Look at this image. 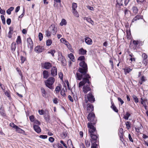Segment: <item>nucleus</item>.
I'll return each mask as SVG.
<instances>
[{
  "mask_svg": "<svg viewBox=\"0 0 148 148\" xmlns=\"http://www.w3.org/2000/svg\"><path fill=\"white\" fill-rule=\"evenodd\" d=\"M79 65L81 67L79 68L78 71L80 73H77L76 74L78 80H80L81 78V76H82V75H84L88 71L87 64L84 61H82L79 63Z\"/></svg>",
  "mask_w": 148,
  "mask_h": 148,
  "instance_id": "nucleus-1",
  "label": "nucleus"
},
{
  "mask_svg": "<svg viewBox=\"0 0 148 148\" xmlns=\"http://www.w3.org/2000/svg\"><path fill=\"white\" fill-rule=\"evenodd\" d=\"M55 79L53 77H49L47 80L45 81L46 86L49 88L51 89L53 88L52 86V84H53Z\"/></svg>",
  "mask_w": 148,
  "mask_h": 148,
  "instance_id": "nucleus-2",
  "label": "nucleus"
},
{
  "mask_svg": "<svg viewBox=\"0 0 148 148\" xmlns=\"http://www.w3.org/2000/svg\"><path fill=\"white\" fill-rule=\"evenodd\" d=\"M88 119L89 121L91 122L92 125L95 124L97 121V119L95 116V114L93 112L89 113L88 115Z\"/></svg>",
  "mask_w": 148,
  "mask_h": 148,
  "instance_id": "nucleus-3",
  "label": "nucleus"
},
{
  "mask_svg": "<svg viewBox=\"0 0 148 148\" xmlns=\"http://www.w3.org/2000/svg\"><path fill=\"white\" fill-rule=\"evenodd\" d=\"M88 127L89 128V132L90 135L97 134V131L96 129L93 125L91 123H88Z\"/></svg>",
  "mask_w": 148,
  "mask_h": 148,
  "instance_id": "nucleus-4",
  "label": "nucleus"
},
{
  "mask_svg": "<svg viewBox=\"0 0 148 148\" xmlns=\"http://www.w3.org/2000/svg\"><path fill=\"white\" fill-rule=\"evenodd\" d=\"M82 75V76H81V78L79 80H80L82 78V82H83L84 84L86 83H87L88 84H89L90 82L88 79L90 78V77L89 76V74L86 73V74H84V75Z\"/></svg>",
  "mask_w": 148,
  "mask_h": 148,
  "instance_id": "nucleus-5",
  "label": "nucleus"
},
{
  "mask_svg": "<svg viewBox=\"0 0 148 148\" xmlns=\"http://www.w3.org/2000/svg\"><path fill=\"white\" fill-rule=\"evenodd\" d=\"M88 102H84L83 105L84 108H86L88 112H91L93 111L94 108L93 106L90 103H88Z\"/></svg>",
  "mask_w": 148,
  "mask_h": 148,
  "instance_id": "nucleus-6",
  "label": "nucleus"
},
{
  "mask_svg": "<svg viewBox=\"0 0 148 148\" xmlns=\"http://www.w3.org/2000/svg\"><path fill=\"white\" fill-rule=\"evenodd\" d=\"M49 29L53 35H55L56 34L57 30V28L55 27L54 24L51 25L49 27Z\"/></svg>",
  "mask_w": 148,
  "mask_h": 148,
  "instance_id": "nucleus-7",
  "label": "nucleus"
},
{
  "mask_svg": "<svg viewBox=\"0 0 148 148\" xmlns=\"http://www.w3.org/2000/svg\"><path fill=\"white\" fill-rule=\"evenodd\" d=\"M27 42L28 47L29 48H30L31 51H32L33 49L34 44L32 39L30 37L27 39Z\"/></svg>",
  "mask_w": 148,
  "mask_h": 148,
  "instance_id": "nucleus-8",
  "label": "nucleus"
},
{
  "mask_svg": "<svg viewBox=\"0 0 148 148\" xmlns=\"http://www.w3.org/2000/svg\"><path fill=\"white\" fill-rule=\"evenodd\" d=\"M51 74L53 77H55L57 75V69L55 67L53 66L52 68L51 71Z\"/></svg>",
  "mask_w": 148,
  "mask_h": 148,
  "instance_id": "nucleus-9",
  "label": "nucleus"
},
{
  "mask_svg": "<svg viewBox=\"0 0 148 148\" xmlns=\"http://www.w3.org/2000/svg\"><path fill=\"white\" fill-rule=\"evenodd\" d=\"M42 66L44 68L48 69H50L52 67V64L49 62H46L43 64Z\"/></svg>",
  "mask_w": 148,
  "mask_h": 148,
  "instance_id": "nucleus-10",
  "label": "nucleus"
},
{
  "mask_svg": "<svg viewBox=\"0 0 148 148\" xmlns=\"http://www.w3.org/2000/svg\"><path fill=\"white\" fill-rule=\"evenodd\" d=\"M44 48L43 47L38 46L36 47L35 48V51L38 53H39L42 52L44 50Z\"/></svg>",
  "mask_w": 148,
  "mask_h": 148,
  "instance_id": "nucleus-11",
  "label": "nucleus"
},
{
  "mask_svg": "<svg viewBox=\"0 0 148 148\" xmlns=\"http://www.w3.org/2000/svg\"><path fill=\"white\" fill-rule=\"evenodd\" d=\"M58 60L61 62L63 66H65L66 64V62L64 57L62 55L58 58Z\"/></svg>",
  "mask_w": 148,
  "mask_h": 148,
  "instance_id": "nucleus-12",
  "label": "nucleus"
},
{
  "mask_svg": "<svg viewBox=\"0 0 148 148\" xmlns=\"http://www.w3.org/2000/svg\"><path fill=\"white\" fill-rule=\"evenodd\" d=\"M83 91L85 93H87V92L90 90V88L89 85H87L86 86H84L83 87Z\"/></svg>",
  "mask_w": 148,
  "mask_h": 148,
  "instance_id": "nucleus-13",
  "label": "nucleus"
},
{
  "mask_svg": "<svg viewBox=\"0 0 148 148\" xmlns=\"http://www.w3.org/2000/svg\"><path fill=\"white\" fill-rule=\"evenodd\" d=\"M33 128L34 130L37 133H40L41 132V130L40 127L37 125H34Z\"/></svg>",
  "mask_w": 148,
  "mask_h": 148,
  "instance_id": "nucleus-14",
  "label": "nucleus"
},
{
  "mask_svg": "<svg viewBox=\"0 0 148 148\" xmlns=\"http://www.w3.org/2000/svg\"><path fill=\"white\" fill-rule=\"evenodd\" d=\"M88 101H92L94 102L95 101V99L94 98V96L91 94H88Z\"/></svg>",
  "mask_w": 148,
  "mask_h": 148,
  "instance_id": "nucleus-15",
  "label": "nucleus"
},
{
  "mask_svg": "<svg viewBox=\"0 0 148 148\" xmlns=\"http://www.w3.org/2000/svg\"><path fill=\"white\" fill-rule=\"evenodd\" d=\"M91 139L93 140H97L98 137V135L97 134H93L90 135Z\"/></svg>",
  "mask_w": 148,
  "mask_h": 148,
  "instance_id": "nucleus-16",
  "label": "nucleus"
},
{
  "mask_svg": "<svg viewBox=\"0 0 148 148\" xmlns=\"http://www.w3.org/2000/svg\"><path fill=\"white\" fill-rule=\"evenodd\" d=\"M85 42L88 45H91L92 44V40L89 37L85 38Z\"/></svg>",
  "mask_w": 148,
  "mask_h": 148,
  "instance_id": "nucleus-17",
  "label": "nucleus"
},
{
  "mask_svg": "<svg viewBox=\"0 0 148 148\" xmlns=\"http://www.w3.org/2000/svg\"><path fill=\"white\" fill-rule=\"evenodd\" d=\"M42 74L44 78L46 79H47L49 76V73L46 70H44L43 71Z\"/></svg>",
  "mask_w": 148,
  "mask_h": 148,
  "instance_id": "nucleus-18",
  "label": "nucleus"
},
{
  "mask_svg": "<svg viewBox=\"0 0 148 148\" xmlns=\"http://www.w3.org/2000/svg\"><path fill=\"white\" fill-rule=\"evenodd\" d=\"M84 20H86L88 22L90 23L92 25H93L94 24V21L91 19L90 18H89L87 17H85L84 18Z\"/></svg>",
  "mask_w": 148,
  "mask_h": 148,
  "instance_id": "nucleus-19",
  "label": "nucleus"
},
{
  "mask_svg": "<svg viewBox=\"0 0 148 148\" xmlns=\"http://www.w3.org/2000/svg\"><path fill=\"white\" fill-rule=\"evenodd\" d=\"M87 51L84 49L83 48H82L79 50V53L82 55H84L86 54Z\"/></svg>",
  "mask_w": 148,
  "mask_h": 148,
  "instance_id": "nucleus-20",
  "label": "nucleus"
},
{
  "mask_svg": "<svg viewBox=\"0 0 148 148\" xmlns=\"http://www.w3.org/2000/svg\"><path fill=\"white\" fill-rule=\"evenodd\" d=\"M16 48V43L13 42L11 44V49L12 51H15Z\"/></svg>",
  "mask_w": 148,
  "mask_h": 148,
  "instance_id": "nucleus-21",
  "label": "nucleus"
},
{
  "mask_svg": "<svg viewBox=\"0 0 148 148\" xmlns=\"http://www.w3.org/2000/svg\"><path fill=\"white\" fill-rule=\"evenodd\" d=\"M16 131L19 133L23 134L25 133V132L18 126L16 129Z\"/></svg>",
  "mask_w": 148,
  "mask_h": 148,
  "instance_id": "nucleus-22",
  "label": "nucleus"
},
{
  "mask_svg": "<svg viewBox=\"0 0 148 148\" xmlns=\"http://www.w3.org/2000/svg\"><path fill=\"white\" fill-rule=\"evenodd\" d=\"M112 106H111V108L116 112H118V110L116 107L115 106L113 102H111Z\"/></svg>",
  "mask_w": 148,
  "mask_h": 148,
  "instance_id": "nucleus-23",
  "label": "nucleus"
},
{
  "mask_svg": "<svg viewBox=\"0 0 148 148\" xmlns=\"http://www.w3.org/2000/svg\"><path fill=\"white\" fill-rule=\"evenodd\" d=\"M123 0H116V5H118L119 6H121L123 5V4L122 3V1Z\"/></svg>",
  "mask_w": 148,
  "mask_h": 148,
  "instance_id": "nucleus-24",
  "label": "nucleus"
},
{
  "mask_svg": "<svg viewBox=\"0 0 148 148\" xmlns=\"http://www.w3.org/2000/svg\"><path fill=\"white\" fill-rule=\"evenodd\" d=\"M130 115V114L127 112H126V114L124 115L123 118L127 120Z\"/></svg>",
  "mask_w": 148,
  "mask_h": 148,
  "instance_id": "nucleus-25",
  "label": "nucleus"
},
{
  "mask_svg": "<svg viewBox=\"0 0 148 148\" xmlns=\"http://www.w3.org/2000/svg\"><path fill=\"white\" fill-rule=\"evenodd\" d=\"M60 40L61 42L64 43L67 46L69 44L68 42L64 38H62L60 39Z\"/></svg>",
  "mask_w": 148,
  "mask_h": 148,
  "instance_id": "nucleus-26",
  "label": "nucleus"
},
{
  "mask_svg": "<svg viewBox=\"0 0 148 148\" xmlns=\"http://www.w3.org/2000/svg\"><path fill=\"white\" fill-rule=\"evenodd\" d=\"M123 70H124L125 74H126L127 73H129L132 70V69H130L128 68L124 69H123Z\"/></svg>",
  "mask_w": 148,
  "mask_h": 148,
  "instance_id": "nucleus-27",
  "label": "nucleus"
},
{
  "mask_svg": "<svg viewBox=\"0 0 148 148\" xmlns=\"http://www.w3.org/2000/svg\"><path fill=\"white\" fill-rule=\"evenodd\" d=\"M141 18V16L140 15H137L132 20V22H134L137 20H139Z\"/></svg>",
  "mask_w": 148,
  "mask_h": 148,
  "instance_id": "nucleus-28",
  "label": "nucleus"
},
{
  "mask_svg": "<svg viewBox=\"0 0 148 148\" xmlns=\"http://www.w3.org/2000/svg\"><path fill=\"white\" fill-rule=\"evenodd\" d=\"M14 9V8L13 7H10L6 11L7 13L9 15L11 13V12Z\"/></svg>",
  "mask_w": 148,
  "mask_h": 148,
  "instance_id": "nucleus-29",
  "label": "nucleus"
},
{
  "mask_svg": "<svg viewBox=\"0 0 148 148\" xmlns=\"http://www.w3.org/2000/svg\"><path fill=\"white\" fill-rule=\"evenodd\" d=\"M44 118L46 121L48 122L49 121L50 119V116L47 114H45L44 115Z\"/></svg>",
  "mask_w": 148,
  "mask_h": 148,
  "instance_id": "nucleus-30",
  "label": "nucleus"
},
{
  "mask_svg": "<svg viewBox=\"0 0 148 148\" xmlns=\"http://www.w3.org/2000/svg\"><path fill=\"white\" fill-rule=\"evenodd\" d=\"M69 57L72 61L74 62L75 61L74 57L72 53H70L69 55Z\"/></svg>",
  "mask_w": 148,
  "mask_h": 148,
  "instance_id": "nucleus-31",
  "label": "nucleus"
},
{
  "mask_svg": "<svg viewBox=\"0 0 148 148\" xmlns=\"http://www.w3.org/2000/svg\"><path fill=\"white\" fill-rule=\"evenodd\" d=\"M16 42L17 44H21L22 43L21 38L20 36H18L16 39Z\"/></svg>",
  "mask_w": 148,
  "mask_h": 148,
  "instance_id": "nucleus-32",
  "label": "nucleus"
},
{
  "mask_svg": "<svg viewBox=\"0 0 148 148\" xmlns=\"http://www.w3.org/2000/svg\"><path fill=\"white\" fill-rule=\"evenodd\" d=\"M0 113L3 116H6L5 111L1 107L0 109Z\"/></svg>",
  "mask_w": 148,
  "mask_h": 148,
  "instance_id": "nucleus-33",
  "label": "nucleus"
},
{
  "mask_svg": "<svg viewBox=\"0 0 148 148\" xmlns=\"http://www.w3.org/2000/svg\"><path fill=\"white\" fill-rule=\"evenodd\" d=\"M85 143L86 147H89L90 145V142L89 140H86L85 141Z\"/></svg>",
  "mask_w": 148,
  "mask_h": 148,
  "instance_id": "nucleus-34",
  "label": "nucleus"
},
{
  "mask_svg": "<svg viewBox=\"0 0 148 148\" xmlns=\"http://www.w3.org/2000/svg\"><path fill=\"white\" fill-rule=\"evenodd\" d=\"M46 43L47 46H49L51 45L52 43V41L51 39H48L46 41Z\"/></svg>",
  "mask_w": 148,
  "mask_h": 148,
  "instance_id": "nucleus-35",
  "label": "nucleus"
},
{
  "mask_svg": "<svg viewBox=\"0 0 148 148\" xmlns=\"http://www.w3.org/2000/svg\"><path fill=\"white\" fill-rule=\"evenodd\" d=\"M41 91L42 93L43 96V97L45 96H46V92L45 89L43 88H41Z\"/></svg>",
  "mask_w": 148,
  "mask_h": 148,
  "instance_id": "nucleus-36",
  "label": "nucleus"
},
{
  "mask_svg": "<svg viewBox=\"0 0 148 148\" xmlns=\"http://www.w3.org/2000/svg\"><path fill=\"white\" fill-rule=\"evenodd\" d=\"M51 34L50 31L48 29L45 32V35L47 37L50 36H51Z\"/></svg>",
  "mask_w": 148,
  "mask_h": 148,
  "instance_id": "nucleus-37",
  "label": "nucleus"
},
{
  "mask_svg": "<svg viewBox=\"0 0 148 148\" xmlns=\"http://www.w3.org/2000/svg\"><path fill=\"white\" fill-rule=\"evenodd\" d=\"M66 21L64 19H62L61 22L60 23V25L62 26L63 25H66Z\"/></svg>",
  "mask_w": 148,
  "mask_h": 148,
  "instance_id": "nucleus-38",
  "label": "nucleus"
},
{
  "mask_svg": "<svg viewBox=\"0 0 148 148\" xmlns=\"http://www.w3.org/2000/svg\"><path fill=\"white\" fill-rule=\"evenodd\" d=\"M132 10L134 13L136 14L137 13L138 10L137 7L133 6L132 8Z\"/></svg>",
  "mask_w": 148,
  "mask_h": 148,
  "instance_id": "nucleus-39",
  "label": "nucleus"
},
{
  "mask_svg": "<svg viewBox=\"0 0 148 148\" xmlns=\"http://www.w3.org/2000/svg\"><path fill=\"white\" fill-rule=\"evenodd\" d=\"M73 13L77 17L79 16L78 13L76 9H72Z\"/></svg>",
  "mask_w": 148,
  "mask_h": 148,
  "instance_id": "nucleus-40",
  "label": "nucleus"
},
{
  "mask_svg": "<svg viewBox=\"0 0 148 148\" xmlns=\"http://www.w3.org/2000/svg\"><path fill=\"white\" fill-rule=\"evenodd\" d=\"M16 70L17 71V72H18V73L19 75L21 76V78L22 79L23 76L22 75L21 70L18 68H16Z\"/></svg>",
  "mask_w": 148,
  "mask_h": 148,
  "instance_id": "nucleus-41",
  "label": "nucleus"
},
{
  "mask_svg": "<svg viewBox=\"0 0 148 148\" xmlns=\"http://www.w3.org/2000/svg\"><path fill=\"white\" fill-rule=\"evenodd\" d=\"M5 95L7 96L9 98V99H10L11 97L10 92L9 91H6L5 92Z\"/></svg>",
  "mask_w": 148,
  "mask_h": 148,
  "instance_id": "nucleus-42",
  "label": "nucleus"
},
{
  "mask_svg": "<svg viewBox=\"0 0 148 148\" xmlns=\"http://www.w3.org/2000/svg\"><path fill=\"white\" fill-rule=\"evenodd\" d=\"M1 18L2 21L3 23L5 25V19L4 16L1 15Z\"/></svg>",
  "mask_w": 148,
  "mask_h": 148,
  "instance_id": "nucleus-43",
  "label": "nucleus"
},
{
  "mask_svg": "<svg viewBox=\"0 0 148 148\" xmlns=\"http://www.w3.org/2000/svg\"><path fill=\"white\" fill-rule=\"evenodd\" d=\"M132 98L135 102H138V99L136 96L133 95L132 96Z\"/></svg>",
  "mask_w": 148,
  "mask_h": 148,
  "instance_id": "nucleus-44",
  "label": "nucleus"
},
{
  "mask_svg": "<svg viewBox=\"0 0 148 148\" xmlns=\"http://www.w3.org/2000/svg\"><path fill=\"white\" fill-rule=\"evenodd\" d=\"M38 37L39 40L40 41H41L42 40L43 37L42 34L41 33H39V34Z\"/></svg>",
  "mask_w": 148,
  "mask_h": 148,
  "instance_id": "nucleus-45",
  "label": "nucleus"
},
{
  "mask_svg": "<svg viewBox=\"0 0 148 148\" xmlns=\"http://www.w3.org/2000/svg\"><path fill=\"white\" fill-rule=\"evenodd\" d=\"M61 90V87L60 86H57L56 89H55V91L56 93H58L59 92L60 90Z\"/></svg>",
  "mask_w": 148,
  "mask_h": 148,
  "instance_id": "nucleus-46",
  "label": "nucleus"
},
{
  "mask_svg": "<svg viewBox=\"0 0 148 148\" xmlns=\"http://www.w3.org/2000/svg\"><path fill=\"white\" fill-rule=\"evenodd\" d=\"M67 143L69 146L70 145V146L71 147V146L72 147H73L72 141L71 139H69L67 141Z\"/></svg>",
  "mask_w": 148,
  "mask_h": 148,
  "instance_id": "nucleus-47",
  "label": "nucleus"
},
{
  "mask_svg": "<svg viewBox=\"0 0 148 148\" xmlns=\"http://www.w3.org/2000/svg\"><path fill=\"white\" fill-rule=\"evenodd\" d=\"M129 122L127 121L126 122L125 124L126 126V128H127L128 130L130 129V125L129 124Z\"/></svg>",
  "mask_w": 148,
  "mask_h": 148,
  "instance_id": "nucleus-48",
  "label": "nucleus"
},
{
  "mask_svg": "<svg viewBox=\"0 0 148 148\" xmlns=\"http://www.w3.org/2000/svg\"><path fill=\"white\" fill-rule=\"evenodd\" d=\"M85 59V58L84 56H82L79 57L78 58V60L82 61Z\"/></svg>",
  "mask_w": 148,
  "mask_h": 148,
  "instance_id": "nucleus-49",
  "label": "nucleus"
},
{
  "mask_svg": "<svg viewBox=\"0 0 148 148\" xmlns=\"http://www.w3.org/2000/svg\"><path fill=\"white\" fill-rule=\"evenodd\" d=\"M77 7V3H73L72 4V9H76Z\"/></svg>",
  "mask_w": 148,
  "mask_h": 148,
  "instance_id": "nucleus-50",
  "label": "nucleus"
},
{
  "mask_svg": "<svg viewBox=\"0 0 148 148\" xmlns=\"http://www.w3.org/2000/svg\"><path fill=\"white\" fill-rule=\"evenodd\" d=\"M142 57L143 58V60L147 59V56L145 53H143L142 54Z\"/></svg>",
  "mask_w": 148,
  "mask_h": 148,
  "instance_id": "nucleus-51",
  "label": "nucleus"
},
{
  "mask_svg": "<svg viewBox=\"0 0 148 148\" xmlns=\"http://www.w3.org/2000/svg\"><path fill=\"white\" fill-rule=\"evenodd\" d=\"M140 80L143 82H145L146 80L145 77L144 76H143L141 77Z\"/></svg>",
  "mask_w": 148,
  "mask_h": 148,
  "instance_id": "nucleus-52",
  "label": "nucleus"
},
{
  "mask_svg": "<svg viewBox=\"0 0 148 148\" xmlns=\"http://www.w3.org/2000/svg\"><path fill=\"white\" fill-rule=\"evenodd\" d=\"M67 136V134L66 132H63L62 133V136L63 138H65Z\"/></svg>",
  "mask_w": 148,
  "mask_h": 148,
  "instance_id": "nucleus-53",
  "label": "nucleus"
},
{
  "mask_svg": "<svg viewBox=\"0 0 148 148\" xmlns=\"http://www.w3.org/2000/svg\"><path fill=\"white\" fill-rule=\"evenodd\" d=\"M29 119L32 122H34V117L33 115L30 116L29 117Z\"/></svg>",
  "mask_w": 148,
  "mask_h": 148,
  "instance_id": "nucleus-54",
  "label": "nucleus"
},
{
  "mask_svg": "<svg viewBox=\"0 0 148 148\" xmlns=\"http://www.w3.org/2000/svg\"><path fill=\"white\" fill-rule=\"evenodd\" d=\"M39 138L42 139H46L47 138V136L46 135H40L39 136Z\"/></svg>",
  "mask_w": 148,
  "mask_h": 148,
  "instance_id": "nucleus-55",
  "label": "nucleus"
},
{
  "mask_svg": "<svg viewBox=\"0 0 148 148\" xmlns=\"http://www.w3.org/2000/svg\"><path fill=\"white\" fill-rule=\"evenodd\" d=\"M61 94L63 96H65L66 95L65 91L64 88H63L61 92Z\"/></svg>",
  "mask_w": 148,
  "mask_h": 148,
  "instance_id": "nucleus-56",
  "label": "nucleus"
},
{
  "mask_svg": "<svg viewBox=\"0 0 148 148\" xmlns=\"http://www.w3.org/2000/svg\"><path fill=\"white\" fill-rule=\"evenodd\" d=\"M10 125L11 127H13L15 129L17 127V126L14 124V123H10Z\"/></svg>",
  "mask_w": 148,
  "mask_h": 148,
  "instance_id": "nucleus-57",
  "label": "nucleus"
},
{
  "mask_svg": "<svg viewBox=\"0 0 148 148\" xmlns=\"http://www.w3.org/2000/svg\"><path fill=\"white\" fill-rule=\"evenodd\" d=\"M55 52V50H51L50 51H49L48 53L51 54L52 56L53 57L54 56V53Z\"/></svg>",
  "mask_w": 148,
  "mask_h": 148,
  "instance_id": "nucleus-58",
  "label": "nucleus"
},
{
  "mask_svg": "<svg viewBox=\"0 0 148 148\" xmlns=\"http://www.w3.org/2000/svg\"><path fill=\"white\" fill-rule=\"evenodd\" d=\"M143 127V126L142 125H141L140 127H136L135 129L136 132H140V129H141Z\"/></svg>",
  "mask_w": 148,
  "mask_h": 148,
  "instance_id": "nucleus-59",
  "label": "nucleus"
},
{
  "mask_svg": "<svg viewBox=\"0 0 148 148\" xmlns=\"http://www.w3.org/2000/svg\"><path fill=\"white\" fill-rule=\"evenodd\" d=\"M21 63H23L25 61L26 59L24 57H23L22 56H21Z\"/></svg>",
  "mask_w": 148,
  "mask_h": 148,
  "instance_id": "nucleus-60",
  "label": "nucleus"
},
{
  "mask_svg": "<svg viewBox=\"0 0 148 148\" xmlns=\"http://www.w3.org/2000/svg\"><path fill=\"white\" fill-rule=\"evenodd\" d=\"M0 13L1 14H5V11L4 10H2L0 7Z\"/></svg>",
  "mask_w": 148,
  "mask_h": 148,
  "instance_id": "nucleus-61",
  "label": "nucleus"
},
{
  "mask_svg": "<svg viewBox=\"0 0 148 148\" xmlns=\"http://www.w3.org/2000/svg\"><path fill=\"white\" fill-rule=\"evenodd\" d=\"M85 84H84L83 82L81 81L79 84V87L80 88L82 86L84 85Z\"/></svg>",
  "mask_w": 148,
  "mask_h": 148,
  "instance_id": "nucleus-62",
  "label": "nucleus"
},
{
  "mask_svg": "<svg viewBox=\"0 0 148 148\" xmlns=\"http://www.w3.org/2000/svg\"><path fill=\"white\" fill-rule=\"evenodd\" d=\"M60 143H61V144H62L65 148H67V146L66 145V144L64 143L63 141L61 140L60 141Z\"/></svg>",
  "mask_w": 148,
  "mask_h": 148,
  "instance_id": "nucleus-63",
  "label": "nucleus"
},
{
  "mask_svg": "<svg viewBox=\"0 0 148 148\" xmlns=\"http://www.w3.org/2000/svg\"><path fill=\"white\" fill-rule=\"evenodd\" d=\"M49 141H50L51 143H52L54 141V139L52 137H50L49 138Z\"/></svg>",
  "mask_w": 148,
  "mask_h": 148,
  "instance_id": "nucleus-64",
  "label": "nucleus"
}]
</instances>
